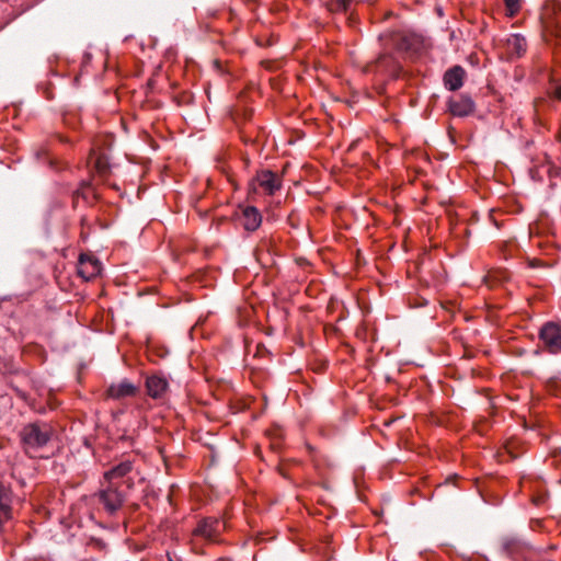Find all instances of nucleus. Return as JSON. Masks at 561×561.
I'll return each instance as SVG.
<instances>
[{
	"mask_svg": "<svg viewBox=\"0 0 561 561\" xmlns=\"http://www.w3.org/2000/svg\"><path fill=\"white\" fill-rule=\"evenodd\" d=\"M53 427L46 422H31L19 432L20 444L23 451L30 457H37L53 437Z\"/></svg>",
	"mask_w": 561,
	"mask_h": 561,
	"instance_id": "nucleus-1",
	"label": "nucleus"
},
{
	"mask_svg": "<svg viewBox=\"0 0 561 561\" xmlns=\"http://www.w3.org/2000/svg\"><path fill=\"white\" fill-rule=\"evenodd\" d=\"M96 496L108 515L117 513L126 501V493L121 490V484L117 482H107V485L101 489Z\"/></svg>",
	"mask_w": 561,
	"mask_h": 561,
	"instance_id": "nucleus-2",
	"label": "nucleus"
},
{
	"mask_svg": "<svg viewBox=\"0 0 561 561\" xmlns=\"http://www.w3.org/2000/svg\"><path fill=\"white\" fill-rule=\"evenodd\" d=\"M539 339L550 353H559L561 351V325L553 321L546 322L539 331Z\"/></svg>",
	"mask_w": 561,
	"mask_h": 561,
	"instance_id": "nucleus-3",
	"label": "nucleus"
},
{
	"mask_svg": "<svg viewBox=\"0 0 561 561\" xmlns=\"http://www.w3.org/2000/svg\"><path fill=\"white\" fill-rule=\"evenodd\" d=\"M225 529L226 523L224 520L215 517H206L197 524L194 529V535L210 541H217Z\"/></svg>",
	"mask_w": 561,
	"mask_h": 561,
	"instance_id": "nucleus-4",
	"label": "nucleus"
},
{
	"mask_svg": "<svg viewBox=\"0 0 561 561\" xmlns=\"http://www.w3.org/2000/svg\"><path fill=\"white\" fill-rule=\"evenodd\" d=\"M476 104L468 94H460L448 100L449 112L457 117H466L474 112Z\"/></svg>",
	"mask_w": 561,
	"mask_h": 561,
	"instance_id": "nucleus-5",
	"label": "nucleus"
},
{
	"mask_svg": "<svg viewBox=\"0 0 561 561\" xmlns=\"http://www.w3.org/2000/svg\"><path fill=\"white\" fill-rule=\"evenodd\" d=\"M139 392V387L130 382L128 379H123L117 383H112L106 389V398L112 400H123L125 398L135 397Z\"/></svg>",
	"mask_w": 561,
	"mask_h": 561,
	"instance_id": "nucleus-6",
	"label": "nucleus"
},
{
	"mask_svg": "<svg viewBox=\"0 0 561 561\" xmlns=\"http://www.w3.org/2000/svg\"><path fill=\"white\" fill-rule=\"evenodd\" d=\"M146 389L149 397L154 400H161L164 398L168 389L169 382L167 378L162 375H151L146 378Z\"/></svg>",
	"mask_w": 561,
	"mask_h": 561,
	"instance_id": "nucleus-7",
	"label": "nucleus"
},
{
	"mask_svg": "<svg viewBox=\"0 0 561 561\" xmlns=\"http://www.w3.org/2000/svg\"><path fill=\"white\" fill-rule=\"evenodd\" d=\"M101 273V263L98 259L81 254L78 262V274L84 280H90Z\"/></svg>",
	"mask_w": 561,
	"mask_h": 561,
	"instance_id": "nucleus-8",
	"label": "nucleus"
},
{
	"mask_svg": "<svg viewBox=\"0 0 561 561\" xmlns=\"http://www.w3.org/2000/svg\"><path fill=\"white\" fill-rule=\"evenodd\" d=\"M255 181L268 195H274L280 188V179L270 170L257 172Z\"/></svg>",
	"mask_w": 561,
	"mask_h": 561,
	"instance_id": "nucleus-9",
	"label": "nucleus"
},
{
	"mask_svg": "<svg viewBox=\"0 0 561 561\" xmlns=\"http://www.w3.org/2000/svg\"><path fill=\"white\" fill-rule=\"evenodd\" d=\"M465 77V69L461 66H454L444 73V85L449 91H457L463 85Z\"/></svg>",
	"mask_w": 561,
	"mask_h": 561,
	"instance_id": "nucleus-10",
	"label": "nucleus"
},
{
	"mask_svg": "<svg viewBox=\"0 0 561 561\" xmlns=\"http://www.w3.org/2000/svg\"><path fill=\"white\" fill-rule=\"evenodd\" d=\"M399 65L390 54H381L373 64L367 67V71L397 73Z\"/></svg>",
	"mask_w": 561,
	"mask_h": 561,
	"instance_id": "nucleus-11",
	"label": "nucleus"
},
{
	"mask_svg": "<svg viewBox=\"0 0 561 561\" xmlns=\"http://www.w3.org/2000/svg\"><path fill=\"white\" fill-rule=\"evenodd\" d=\"M12 492L8 485L0 482V531L3 523L11 518Z\"/></svg>",
	"mask_w": 561,
	"mask_h": 561,
	"instance_id": "nucleus-12",
	"label": "nucleus"
},
{
	"mask_svg": "<svg viewBox=\"0 0 561 561\" xmlns=\"http://www.w3.org/2000/svg\"><path fill=\"white\" fill-rule=\"evenodd\" d=\"M133 468L134 462L129 459H125L105 471L104 479L110 483L115 482L118 479L127 477V474L131 472Z\"/></svg>",
	"mask_w": 561,
	"mask_h": 561,
	"instance_id": "nucleus-13",
	"label": "nucleus"
},
{
	"mask_svg": "<svg viewBox=\"0 0 561 561\" xmlns=\"http://www.w3.org/2000/svg\"><path fill=\"white\" fill-rule=\"evenodd\" d=\"M262 222V216L254 206H248L242 211V225L248 231H255Z\"/></svg>",
	"mask_w": 561,
	"mask_h": 561,
	"instance_id": "nucleus-14",
	"label": "nucleus"
},
{
	"mask_svg": "<svg viewBox=\"0 0 561 561\" xmlns=\"http://www.w3.org/2000/svg\"><path fill=\"white\" fill-rule=\"evenodd\" d=\"M506 47L511 55L519 57L527 49L526 38L520 34H512L506 39Z\"/></svg>",
	"mask_w": 561,
	"mask_h": 561,
	"instance_id": "nucleus-15",
	"label": "nucleus"
},
{
	"mask_svg": "<svg viewBox=\"0 0 561 561\" xmlns=\"http://www.w3.org/2000/svg\"><path fill=\"white\" fill-rule=\"evenodd\" d=\"M502 547L508 556H519L528 549L526 542L515 537L504 539Z\"/></svg>",
	"mask_w": 561,
	"mask_h": 561,
	"instance_id": "nucleus-16",
	"label": "nucleus"
},
{
	"mask_svg": "<svg viewBox=\"0 0 561 561\" xmlns=\"http://www.w3.org/2000/svg\"><path fill=\"white\" fill-rule=\"evenodd\" d=\"M353 0H332L331 10L336 12H346Z\"/></svg>",
	"mask_w": 561,
	"mask_h": 561,
	"instance_id": "nucleus-17",
	"label": "nucleus"
},
{
	"mask_svg": "<svg viewBox=\"0 0 561 561\" xmlns=\"http://www.w3.org/2000/svg\"><path fill=\"white\" fill-rule=\"evenodd\" d=\"M506 14L514 16L520 9V0H504Z\"/></svg>",
	"mask_w": 561,
	"mask_h": 561,
	"instance_id": "nucleus-18",
	"label": "nucleus"
},
{
	"mask_svg": "<svg viewBox=\"0 0 561 561\" xmlns=\"http://www.w3.org/2000/svg\"><path fill=\"white\" fill-rule=\"evenodd\" d=\"M553 94L558 100H561V85L556 87Z\"/></svg>",
	"mask_w": 561,
	"mask_h": 561,
	"instance_id": "nucleus-19",
	"label": "nucleus"
},
{
	"mask_svg": "<svg viewBox=\"0 0 561 561\" xmlns=\"http://www.w3.org/2000/svg\"><path fill=\"white\" fill-rule=\"evenodd\" d=\"M556 37L561 41V27L556 30Z\"/></svg>",
	"mask_w": 561,
	"mask_h": 561,
	"instance_id": "nucleus-20",
	"label": "nucleus"
},
{
	"mask_svg": "<svg viewBox=\"0 0 561 561\" xmlns=\"http://www.w3.org/2000/svg\"><path fill=\"white\" fill-rule=\"evenodd\" d=\"M125 483H127V486H128V488H131V485L134 484V481H133V479H129V478H128V479L125 481Z\"/></svg>",
	"mask_w": 561,
	"mask_h": 561,
	"instance_id": "nucleus-21",
	"label": "nucleus"
}]
</instances>
